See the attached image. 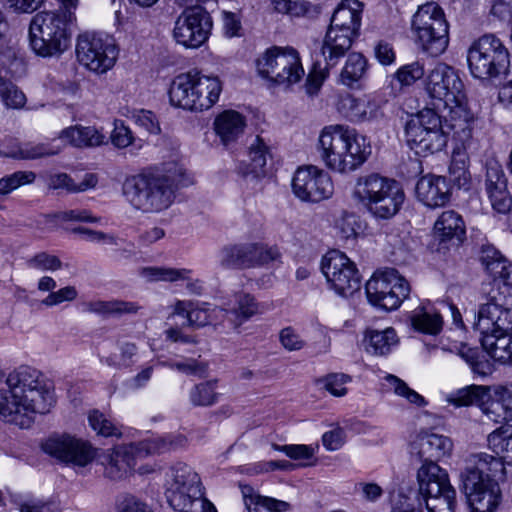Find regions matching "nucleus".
Segmentation results:
<instances>
[{
	"label": "nucleus",
	"instance_id": "1",
	"mask_svg": "<svg viewBox=\"0 0 512 512\" xmlns=\"http://www.w3.org/2000/svg\"><path fill=\"white\" fill-rule=\"evenodd\" d=\"M494 454L479 452L465 459L460 473L462 489L471 512H495L502 500L498 479L505 475V464L512 465V427L499 428L488 435Z\"/></svg>",
	"mask_w": 512,
	"mask_h": 512
},
{
	"label": "nucleus",
	"instance_id": "2",
	"mask_svg": "<svg viewBox=\"0 0 512 512\" xmlns=\"http://www.w3.org/2000/svg\"><path fill=\"white\" fill-rule=\"evenodd\" d=\"M0 389V420L28 428L36 414H46L55 403L53 383L39 370L21 366L9 373Z\"/></svg>",
	"mask_w": 512,
	"mask_h": 512
},
{
	"label": "nucleus",
	"instance_id": "3",
	"mask_svg": "<svg viewBox=\"0 0 512 512\" xmlns=\"http://www.w3.org/2000/svg\"><path fill=\"white\" fill-rule=\"evenodd\" d=\"M191 184L182 168L147 171L127 178L123 193L136 209L145 213L163 211L171 206L176 191Z\"/></svg>",
	"mask_w": 512,
	"mask_h": 512
},
{
	"label": "nucleus",
	"instance_id": "4",
	"mask_svg": "<svg viewBox=\"0 0 512 512\" xmlns=\"http://www.w3.org/2000/svg\"><path fill=\"white\" fill-rule=\"evenodd\" d=\"M319 146L327 167L341 173L355 170L371 154L366 137L345 125L325 127L319 137Z\"/></svg>",
	"mask_w": 512,
	"mask_h": 512
},
{
	"label": "nucleus",
	"instance_id": "5",
	"mask_svg": "<svg viewBox=\"0 0 512 512\" xmlns=\"http://www.w3.org/2000/svg\"><path fill=\"white\" fill-rule=\"evenodd\" d=\"M353 198L377 219L388 220L401 209L405 193L400 184L378 173L360 176L354 186Z\"/></svg>",
	"mask_w": 512,
	"mask_h": 512
},
{
	"label": "nucleus",
	"instance_id": "6",
	"mask_svg": "<svg viewBox=\"0 0 512 512\" xmlns=\"http://www.w3.org/2000/svg\"><path fill=\"white\" fill-rule=\"evenodd\" d=\"M362 3L343 0L335 9L321 46L325 68L335 67L351 48L361 26Z\"/></svg>",
	"mask_w": 512,
	"mask_h": 512
},
{
	"label": "nucleus",
	"instance_id": "7",
	"mask_svg": "<svg viewBox=\"0 0 512 512\" xmlns=\"http://www.w3.org/2000/svg\"><path fill=\"white\" fill-rule=\"evenodd\" d=\"M185 444L186 438L177 435L117 445L104 456L105 475L112 480L123 479L131 473L138 459L176 450Z\"/></svg>",
	"mask_w": 512,
	"mask_h": 512
},
{
	"label": "nucleus",
	"instance_id": "8",
	"mask_svg": "<svg viewBox=\"0 0 512 512\" xmlns=\"http://www.w3.org/2000/svg\"><path fill=\"white\" fill-rule=\"evenodd\" d=\"M165 497L169 506L177 512H204L214 506L204 497L199 475L187 464L177 463L167 474Z\"/></svg>",
	"mask_w": 512,
	"mask_h": 512
},
{
	"label": "nucleus",
	"instance_id": "9",
	"mask_svg": "<svg viewBox=\"0 0 512 512\" xmlns=\"http://www.w3.org/2000/svg\"><path fill=\"white\" fill-rule=\"evenodd\" d=\"M466 58L470 74L482 81L499 80L509 71L508 49L494 34H485L475 40Z\"/></svg>",
	"mask_w": 512,
	"mask_h": 512
},
{
	"label": "nucleus",
	"instance_id": "10",
	"mask_svg": "<svg viewBox=\"0 0 512 512\" xmlns=\"http://www.w3.org/2000/svg\"><path fill=\"white\" fill-rule=\"evenodd\" d=\"M29 39L32 50L41 57L61 55L68 47L67 19L63 12H40L30 23Z\"/></svg>",
	"mask_w": 512,
	"mask_h": 512
},
{
	"label": "nucleus",
	"instance_id": "11",
	"mask_svg": "<svg viewBox=\"0 0 512 512\" xmlns=\"http://www.w3.org/2000/svg\"><path fill=\"white\" fill-rule=\"evenodd\" d=\"M405 140L416 155L427 156L441 151L448 142L442 117L434 109L421 110L406 122Z\"/></svg>",
	"mask_w": 512,
	"mask_h": 512
},
{
	"label": "nucleus",
	"instance_id": "12",
	"mask_svg": "<svg viewBox=\"0 0 512 512\" xmlns=\"http://www.w3.org/2000/svg\"><path fill=\"white\" fill-rule=\"evenodd\" d=\"M256 67L261 77L287 87L299 82L304 75L299 54L291 47L267 49L256 60Z\"/></svg>",
	"mask_w": 512,
	"mask_h": 512
},
{
	"label": "nucleus",
	"instance_id": "13",
	"mask_svg": "<svg viewBox=\"0 0 512 512\" xmlns=\"http://www.w3.org/2000/svg\"><path fill=\"white\" fill-rule=\"evenodd\" d=\"M412 29L422 49L431 56L442 54L449 43L448 23L442 9L434 4L420 7L412 19Z\"/></svg>",
	"mask_w": 512,
	"mask_h": 512
},
{
	"label": "nucleus",
	"instance_id": "14",
	"mask_svg": "<svg viewBox=\"0 0 512 512\" xmlns=\"http://www.w3.org/2000/svg\"><path fill=\"white\" fill-rule=\"evenodd\" d=\"M424 88L433 99L436 109L461 107L465 100L464 84L458 72L445 63H437L428 71L424 79Z\"/></svg>",
	"mask_w": 512,
	"mask_h": 512
},
{
	"label": "nucleus",
	"instance_id": "15",
	"mask_svg": "<svg viewBox=\"0 0 512 512\" xmlns=\"http://www.w3.org/2000/svg\"><path fill=\"white\" fill-rule=\"evenodd\" d=\"M365 291L373 306L392 311L409 296L410 285L396 269L386 268L373 274L365 285Z\"/></svg>",
	"mask_w": 512,
	"mask_h": 512
},
{
	"label": "nucleus",
	"instance_id": "16",
	"mask_svg": "<svg viewBox=\"0 0 512 512\" xmlns=\"http://www.w3.org/2000/svg\"><path fill=\"white\" fill-rule=\"evenodd\" d=\"M417 480L428 512H454L456 491L446 470L434 465L419 469Z\"/></svg>",
	"mask_w": 512,
	"mask_h": 512
},
{
	"label": "nucleus",
	"instance_id": "17",
	"mask_svg": "<svg viewBox=\"0 0 512 512\" xmlns=\"http://www.w3.org/2000/svg\"><path fill=\"white\" fill-rule=\"evenodd\" d=\"M320 268L329 289L337 295L349 297L360 290L361 275L356 264L343 252L328 251L321 259Z\"/></svg>",
	"mask_w": 512,
	"mask_h": 512
},
{
	"label": "nucleus",
	"instance_id": "18",
	"mask_svg": "<svg viewBox=\"0 0 512 512\" xmlns=\"http://www.w3.org/2000/svg\"><path fill=\"white\" fill-rule=\"evenodd\" d=\"M282 254L277 246L264 243H239L224 246L218 254L219 264L225 269H248L280 262Z\"/></svg>",
	"mask_w": 512,
	"mask_h": 512
},
{
	"label": "nucleus",
	"instance_id": "19",
	"mask_svg": "<svg viewBox=\"0 0 512 512\" xmlns=\"http://www.w3.org/2000/svg\"><path fill=\"white\" fill-rule=\"evenodd\" d=\"M76 55L80 64L87 69L103 74L114 66L118 51L111 37L86 32L77 39Z\"/></svg>",
	"mask_w": 512,
	"mask_h": 512
},
{
	"label": "nucleus",
	"instance_id": "20",
	"mask_svg": "<svg viewBox=\"0 0 512 512\" xmlns=\"http://www.w3.org/2000/svg\"><path fill=\"white\" fill-rule=\"evenodd\" d=\"M212 20L201 6L186 8L177 18L173 36L177 43L187 48H198L207 39Z\"/></svg>",
	"mask_w": 512,
	"mask_h": 512
},
{
	"label": "nucleus",
	"instance_id": "21",
	"mask_svg": "<svg viewBox=\"0 0 512 512\" xmlns=\"http://www.w3.org/2000/svg\"><path fill=\"white\" fill-rule=\"evenodd\" d=\"M502 298L492 295L486 303L480 305L473 325L481 334V345L484 348V340L487 336H500L512 330V311L504 307Z\"/></svg>",
	"mask_w": 512,
	"mask_h": 512
},
{
	"label": "nucleus",
	"instance_id": "22",
	"mask_svg": "<svg viewBox=\"0 0 512 512\" xmlns=\"http://www.w3.org/2000/svg\"><path fill=\"white\" fill-rule=\"evenodd\" d=\"M294 194L302 201L320 202L333 194L329 175L317 167L299 168L292 179Z\"/></svg>",
	"mask_w": 512,
	"mask_h": 512
},
{
	"label": "nucleus",
	"instance_id": "23",
	"mask_svg": "<svg viewBox=\"0 0 512 512\" xmlns=\"http://www.w3.org/2000/svg\"><path fill=\"white\" fill-rule=\"evenodd\" d=\"M42 449L61 462L82 467L95 457V450L88 442L67 434L51 436L42 444Z\"/></svg>",
	"mask_w": 512,
	"mask_h": 512
},
{
	"label": "nucleus",
	"instance_id": "24",
	"mask_svg": "<svg viewBox=\"0 0 512 512\" xmlns=\"http://www.w3.org/2000/svg\"><path fill=\"white\" fill-rule=\"evenodd\" d=\"M452 450L453 442L449 437L425 432L412 442L410 453L423 462L419 469H424L432 465L438 466L437 462L450 456Z\"/></svg>",
	"mask_w": 512,
	"mask_h": 512
},
{
	"label": "nucleus",
	"instance_id": "25",
	"mask_svg": "<svg viewBox=\"0 0 512 512\" xmlns=\"http://www.w3.org/2000/svg\"><path fill=\"white\" fill-rule=\"evenodd\" d=\"M485 186L492 208L500 214L508 213L512 208V197L505 173L497 162L487 164Z\"/></svg>",
	"mask_w": 512,
	"mask_h": 512
},
{
	"label": "nucleus",
	"instance_id": "26",
	"mask_svg": "<svg viewBox=\"0 0 512 512\" xmlns=\"http://www.w3.org/2000/svg\"><path fill=\"white\" fill-rule=\"evenodd\" d=\"M417 199L425 206L437 208L445 206L451 198V186L444 176L427 174L416 184Z\"/></svg>",
	"mask_w": 512,
	"mask_h": 512
},
{
	"label": "nucleus",
	"instance_id": "27",
	"mask_svg": "<svg viewBox=\"0 0 512 512\" xmlns=\"http://www.w3.org/2000/svg\"><path fill=\"white\" fill-rule=\"evenodd\" d=\"M434 234L441 243L459 246L466 235L462 216L454 210L442 212L434 223Z\"/></svg>",
	"mask_w": 512,
	"mask_h": 512
},
{
	"label": "nucleus",
	"instance_id": "28",
	"mask_svg": "<svg viewBox=\"0 0 512 512\" xmlns=\"http://www.w3.org/2000/svg\"><path fill=\"white\" fill-rule=\"evenodd\" d=\"M195 87L194 74L189 72L176 76L169 89L170 103L185 110L199 111Z\"/></svg>",
	"mask_w": 512,
	"mask_h": 512
},
{
	"label": "nucleus",
	"instance_id": "29",
	"mask_svg": "<svg viewBox=\"0 0 512 512\" xmlns=\"http://www.w3.org/2000/svg\"><path fill=\"white\" fill-rule=\"evenodd\" d=\"M214 128L222 143L228 146L243 133L245 118L234 110H226L216 117Z\"/></svg>",
	"mask_w": 512,
	"mask_h": 512
},
{
	"label": "nucleus",
	"instance_id": "30",
	"mask_svg": "<svg viewBox=\"0 0 512 512\" xmlns=\"http://www.w3.org/2000/svg\"><path fill=\"white\" fill-rule=\"evenodd\" d=\"M491 386L471 385L459 389L450 399L455 406L476 405L480 407L484 413L490 415V392Z\"/></svg>",
	"mask_w": 512,
	"mask_h": 512
},
{
	"label": "nucleus",
	"instance_id": "31",
	"mask_svg": "<svg viewBox=\"0 0 512 512\" xmlns=\"http://www.w3.org/2000/svg\"><path fill=\"white\" fill-rule=\"evenodd\" d=\"M249 164L245 175H253L254 178H260L266 175V165L268 158H271L270 147L264 139L257 135L248 146Z\"/></svg>",
	"mask_w": 512,
	"mask_h": 512
},
{
	"label": "nucleus",
	"instance_id": "32",
	"mask_svg": "<svg viewBox=\"0 0 512 512\" xmlns=\"http://www.w3.org/2000/svg\"><path fill=\"white\" fill-rule=\"evenodd\" d=\"M194 80L196 87V94L199 99L198 105L199 111L209 109L219 99V95L222 91V84L218 77L200 75L199 73L194 74Z\"/></svg>",
	"mask_w": 512,
	"mask_h": 512
},
{
	"label": "nucleus",
	"instance_id": "33",
	"mask_svg": "<svg viewBox=\"0 0 512 512\" xmlns=\"http://www.w3.org/2000/svg\"><path fill=\"white\" fill-rule=\"evenodd\" d=\"M397 343V334L393 328H386L383 331H368L364 338L365 350L368 353L379 356L390 353Z\"/></svg>",
	"mask_w": 512,
	"mask_h": 512
},
{
	"label": "nucleus",
	"instance_id": "34",
	"mask_svg": "<svg viewBox=\"0 0 512 512\" xmlns=\"http://www.w3.org/2000/svg\"><path fill=\"white\" fill-rule=\"evenodd\" d=\"M220 311L224 312L225 319L234 328H238L258 312V304L250 294H238L236 296V307L221 309Z\"/></svg>",
	"mask_w": 512,
	"mask_h": 512
},
{
	"label": "nucleus",
	"instance_id": "35",
	"mask_svg": "<svg viewBox=\"0 0 512 512\" xmlns=\"http://www.w3.org/2000/svg\"><path fill=\"white\" fill-rule=\"evenodd\" d=\"M140 306L135 302L123 300L91 301L86 304V310L101 316H117L136 314Z\"/></svg>",
	"mask_w": 512,
	"mask_h": 512
},
{
	"label": "nucleus",
	"instance_id": "36",
	"mask_svg": "<svg viewBox=\"0 0 512 512\" xmlns=\"http://www.w3.org/2000/svg\"><path fill=\"white\" fill-rule=\"evenodd\" d=\"M484 350L495 360L512 364V330L500 336H487Z\"/></svg>",
	"mask_w": 512,
	"mask_h": 512
},
{
	"label": "nucleus",
	"instance_id": "37",
	"mask_svg": "<svg viewBox=\"0 0 512 512\" xmlns=\"http://www.w3.org/2000/svg\"><path fill=\"white\" fill-rule=\"evenodd\" d=\"M62 139L76 147L98 146L103 143V135L94 127L74 126L61 132Z\"/></svg>",
	"mask_w": 512,
	"mask_h": 512
},
{
	"label": "nucleus",
	"instance_id": "38",
	"mask_svg": "<svg viewBox=\"0 0 512 512\" xmlns=\"http://www.w3.org/2000/svg\"><path fill=\"white\" fill-rule=\"evenodd\" d=\"M97 182V176L92 173L85 174L83 180L79 183H75L68 174L59 173L50 176L48 180V187L54 190L65 189L69 193H77L94 188Z\"/></svg>",
	"mask_w": 512,
	"mask_h": 512
},
{
	"label": "nucleus",
	"instance_id": "39",
	"mask_svg": "<svg viewBox=\"0 0 512 512\" xmlns=\"http://www.w3.org/2000/svg\"><path fill=\"white\" fill-rule=\"evenodd\" d=\"M410 321L415 330L431 335L438 334L443 325V320L440 314L427 311L424 307H420L413 311L410 316Z\"/></svg>",
	"mask_w": 512,
	"mask_h": 512
},
{
	"label": "nucleus",
	"instance_id": "40",
	"mask_svg": "<svg viewBox=\"0 0 512 512\" xmlns=\"http://www.w3.org/2000/svg\"><path fill=\"white\" fill-rule=\"evenodd\" d=\"M367 70V61L360 53H351L340 74V81L343 85L353 87Z\"/></svg>",
	"mask_w": 512,
	"mask_h": 512
},
{
	"label": "nucleus",
	"instance_id": "41",
	"mask_svg": "<svg viewBox=\"0 0 512 512\" xmlns=\"http://www.w3.org/2000/svg\"><path fill=\"white\" fill-rule=\"evenodd\" d=\"M490 414L495 413V407L503 410V420H512V383L491 386Z\"/></svg>",
	"mask_w": 512,
	"mask_h": 512
},
{
	"label": "nucleus",
	"instance_id": "42",
	"mask_svg": "<svg viewBox=\"0 0 512 512\" xmlns=\"http://www.w3.org/2000/svg\"><path fill=\"white\" fill-rule=\"evenodd\" d=\"M58 151V149H55L48 144L25 143L18 146L16 149L1 153L0 155L14 159L31 160L55 155Z\"/></svg>",
	"mask_w": 512,
	"mask_h": 512
},
{
	"label": "nucleus",
	"instance_id": "43",
	"mask_svg": "<svg viewBox=\"0 0 512 512\" xmlns=\"http://www.w3.org/2000/svg\"><path fill=\"white\" fill-rule=\"evenodd\" d=\"M274 9L279 13L289 14L291 16L314 17L319 14V8L306 1L292 0H270Z\"/></svg>",
	"mask_w": 512,
	"mask_h": 512
},
{
	"label": "nucleus",
	"instance_id": "44",
	"mask_svg": "<svg viewBox=\"0 0 512 512\" xmlns=\"http://www.w3.org/2000/svg\"><path fill=\"white\" fill-rule=\"evenodd\" d=\"M188 269H176L169 267H146L142 269L141 274L149 281H167L175 282L178 280H188Z\"/></svg>",
	"mask_w": 512,
	"mask_h": 512
},
{
	"label": "nucleus",
	"instance_id": "45",
	"mask_svg": "<svg viewBox=\"0 0 512 512\" xmlns=\"http://www.w3.org/2000/svg\"><path fill=\"white\" fill-rule=\"evenodd\" d=\"M245 505L249 512H285L290 504L267 496H251L245 499Z\"/></svg>",
	"mask_w": 512,
	"mask_h": 512
},
{
	"label": "nucleus",
	"instance_id": "46",
	"mask_svg": "<svg viewBox=\"0 0 512 512\" xmlns=\"http://www.w3.org/2000/svg\"><path fill=\"white\" fill-rule=\"evenodd\" d=\"M216 380H210L195 385L190 391V401L194 406H211L218 400L215 392Z\"/></svg>",
	"mask_w": 512,
	"mask_h": 512
},
{
	"label": "nucleus",
	"instance_id": "47",
	"mask_svg": "<svg viewBox=\"0 0 512 512\" xmlns=\"http://www.w3.org/2000/svg\"><path fill=\"white\" fill-rule=\"evenodd\" d=\"M0 99L7 108L20 109L25 105L26 97L10 80L0 76Z\"/></svg>",
	"mask_w": 512,
	"mask_h": 512
},
{
	"label": "nucleus",
	"instance_id": "48",
	"mask_svg": "<svg viewBox=\"0 0 512 512\" xmlns=\"http://www.w3.org/2000/svg\"><path fill=\"white\" fill-rule=\"evenodd\" d=\"M90 427L103 437L120 436L121 432L112 419L99 410H92L88 414Z\"/></svg>",
	"mask_w": 512,
	"mask_h": 512
},
{
	"label": "nucleus",
	"instance_id": "49",
	"mask_svg": "<svg viewBox=\"0 0 512 512\" xmlns=\"http://www.w3.org/2000/svg\"><path fill=\"white\" fill-rule=\"evenodd\" d=\"M455 348L457 354L469 364L473 372L478 373L480 375L488 374V372L490 371V364L487 360L479 359L480 352L477 348L469 347L467 344L464 343H461L459 346H456Z\"/></svg>",
	"mask_w": 512,
	"mask_h": 512
},
{
	"label": "nucleus",
	"instance_id": "50",
	"mask_svg": "<svg viewBox=\"0 0 512 512\" xmlns=\"http://www.w3.org/2000/svg\"><path fill=\"white\" fill-rule=\"evenodd\" d=\"M36 174L32 171H16L0 179V195H7L22 185L33 183Z\"/></svg>",
	"mask_w": 512,
	"mask_h": 512
},
{
	"label": "nucleus",
	"instance_id": "51",
	"mask_svg": "<svg viewBox=\"0 0 512 512\" xmlns=\"http://www.w3.org/2000/svg\"><path fill=\"white\" fill-rule=\"evenodd\" d=\"M387 382L393 388L395 394L405 398L408 402L417 406H424L426 401L423 396L411 389L403 380L395 375L388 374L386 376Z\"/></svg>",
	"mask_w": 512,
	"mask_h": 512
},
{
	"label": "nucleus",
	"instance_id": "52",
	"mask_svg": "<svg viewBox=\"0 0 512 512\" xmlns=\"http://www.w3.org/2000/svg\"><path fill=\"white\" fill-rule=\"evenodd\" d=\"M365 101L356 99L351 95L342 97L338 104L339 112L352 122H361V115L364 111Z\"/></svg>",
	"mask_w": 512,
	"mask_h": 512
},
{
	"label": "nucleus",
	"instance_id": "53",
	"mask_svg": "<svg viewBox=\"0 0 512 512\" xmlns=\"http://www.w3.org/2000/svg\"><path fill=\"white\" fill-rule=\"evenodd\" d=\"M221 309H210L207 304H202L199 306L194 303L192 310L189 313V319L187 322L188 326L194 328L204 327L213 322L214 316L221 312Z\"/></svg>",
	"mask_w": 512,
	"mask_h": 512
},
{
	"label": "nucleus",
	"instance_id": "54",
	"mask_svg": "<svg viewBox=\"0 0 512 512\" xmlns=\"http://www.w3.org/2000/svg\"><path fill=\"white\" fill-rule=\"evenodd\" d=\"M350 381L351 377L347 374L331 373L319 379L317 382L333 396L342 397L347 393L345 384Z\"/></svg>",
	"mask_w": 512,
	"mask_h": 512
},
{
	"label": "nucleus",
	"instance_id": "55",
	"mask_svg": "<svg viewBox=\"0 0 512 512\" xmlns=\"http://www.w3.org/2000/svg\"><path fill=\"white\" fill-rule=\"evenodd\" d=\"M425 70L422 63L415 61L401 66L394 77L402 86H411L424 76Z\"/></svg>",
	"mask_w": 512,
	"mask_h": 512
},
{
	"label": "nucleus",
	"instance_id": "56",
	"mask_svg": "<svg viewBox=\"0 0 512 512\" xmlns=\"http://www.w3.org/2000/svg\"><path fill=\"white\" fill-rule=\"evenodd\" d=\"M487 273L493 278L494 282L502 281L507 286H512V263L505 257L496 262H492L484 267Z\"/></svg>",
	"mask_w": 512,
	"mask_h": 512
},
{
	"label": "nucleus",
	"instance_id": "57",
	"mask_svg": "<svg viewBox=\"0 0 512 512\" xmlns=\"http://www.w3.org/2000/svg\"><path fill=\"white\" fill-rule=\"evenodd\" d=\"M27 265L30 268L39 269L42 271H56L61 269L62 262L55 255L41 252L30 258L27 261Z\"/></svg>",
	"mask_w": 512,
	"mask_h": 512
},
{
	"label": "nucleus",
	"instance_id": "58",
	"mask_svg": "<svg viewBox=\"0 0 512 512\" xmlns=\"http://www.w3.org/2000/svg\"><path fill=\"white\" fill-rule=\"evenodd\" d=\"M78 292L74 286H65L57 291L49 293L41 304L46 307H54L64 302H71L77 298Z\"/></svg>",
	"mask_w": 512,
	"mask_h": 512
},
{
	"label": "nucleus",
	"instance_id": "59",
	"mask_svg": "<svg viewBox=\"0 0 512 512\" xmlns=\"http://www.w3.org/2000/svg\"><path fill=\"white\" fill-rule=\"evenodd\" d=\"M461 156V154L453 155L449 166L451 179L458 187L465 186L469 181V173L466 169L465 160Z\"/></svg>",
	"mask_w": 512,
	"mask_h": 512
},
{
	"label": "nucleus",
	"instance_id": "60",
	"mask_svg": "<svg viewBox=\"0 0 512 512\" xmlns=\"http://www.w3.org/2000/svg\"><path fill=\"white\" fill-rule=\"evenodd\" d=\"M162 365L186 375H201L206 371V365L197 362L195 359H187L179 362L165 361L162 362Z\"/></svg>",
	"mask_w": 512,
	"mask_h": 512
},
{
	"label": "nucleus",
	"instance_id": "61",
	"mask_svg": "<svg viewBox=\"0 0 512 512\" xmlns=\"http://www.w3.org/2000/svg\"><path fill=\"white\" fill-rule=\"evenodd\" d=\"M279 339L283 347L289 351L300 350L305 345L304 340L291 327L283 328L280 331Z\"/></svg>",
	"mask_w": 512,
	"mask_h": 512
},
{
	"label": "nucleus",
	"instance_id": "62",
	"mask_svg": "<svg viewBox=\"0 0 512 512\" xmlns=\"http://www.w3.org/2000/svg\"><path fill=\"white\" fill-rule=\"evenodd\" d=\"M136 124L151 134L160 132V126L155 114L149 110H140L134 114Z\"/></svg>",
	"mask_w": 512,
	"mask_h": 512
},
{
	"label": "nucleus",
	"instance_id": "63",
	"mask_svg": "<svg viewBox=\"0 0 512 512\" xmlns=\"http://www.w3.org/2000/svg\"><path fill=\"white\" fill-rule=\"evenodd\" d=\"M119 512H151L148 506L133 495L123 496L117 503Z\"/></svg>",
	"mask_w": 512,
	"mask_h": 512
},
{
	"label": "nucleus",
	"instance_id": "64",
	"mask_svg": "<svg viewBox=\"0 0 512 512\" xmlns=\"http://www.w3.org/2000/svg\"><path fill=\"white\" fill-rule=\"evenodd\" d=\"M59 512L57 506L39 499H27L19 504V512Z\"/></svg>",
	"mask_w": 512,
	"mask_h": 512
}]
</instances>
